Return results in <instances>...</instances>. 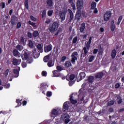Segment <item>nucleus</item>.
<instances>
[{
    "label": "nucleus",
    "instance_id": "nucleus-11",
    "mask_svg": "<svg viewBox=\"0 0 124 124\" xmlns=\"http://www.w3.org/2000/svg\"><path fill=\"white\" fill-rule=\"evenodd\" d=\"M78 57V52L75 51L72 54V62H75L76 61H77V57Z\"/></svg>",
    "mask_w": 124,
    "mask_h": 124
},
{
    "label": "nucleus",
    "instance_id": "nucleus-4",
    "mask_svg": "<svg viewBox=\"0 0 124 124\" xmlns=\"http://www.w3.org/2000/svg\"><path fill=\"white\" fill-rule=\"evenodd\" d=\"M47 83H43L40 85V91L42 92V93L45 94V92L47 90Z\"/></svg>",
    "mask_w": 124,
    "mask_h": 124
},
{
    "label": "nucleus",
    "instance_id": "nucleus-43",
    "mask_svg": "<svg viewBox=\"0 0 124 124\" xmlns=\"http://www.w3.org/2000/svg\"><path fill=\"white\" fill-rule=\"evenodd\" d=\"M56 69L57 70V71H59V72L62 71V70H63V68L62 66H57L56 67Z\"/></svg>",
    "mask_w": 124,
    "mask_h": 124
},
{
    "label": "nucleus",
    "instance_id": "nucleus-17",
    "mask_svg": "<svg viewBox=\"0 0 124 124\" xmlns=\"http://www.w3.org/2000/svg\"><path fill=\"white\" fill-rule=\"evenodd\" d=\"M89 83V84H92L93 83L94 81V77L93 76H90L88 77V78L86 79Z\"/></svg>",
    "mask_w": 124,
    "mask_h": 124
},
{
    "label": "nucleus",
    "instance_id": "nucleus-50",
    "mask_svg": "<svg viewBox=\"0 0 124 124\" xmlns=\"http://www.w3.org/2000/svg\"><path fill=\"white\" fill-rule=\"evenodd\" d=\"M27 61L28 62H33V59L31 57H29Z\"/></svg>",
    "mask_w": 124,
    "mask_h": 124
},
{
    "label": "nucleus",
    "instance_id": "nucleus-20",
    "mask_svg": "<svg viewBox=\"0 0 124 124\" xmlns=\"http://www.w3.org/2000/svg\"><path fill=\"white\" fill-rule=\"evenodd\" d=\"M68 12L70 14V19L69 21L71 22V21H72V20H73V19L74 18V15L73 14V12H72V11H71V10L69 9Z\"/></svg>",
    "mask_w": 124,
    "mask_h": 124
},
{
    "label": "nucleus",
    "instance_id": "nucleus-63",
    "mask_svg": "<svg viewBox=\"0 0 124 124\" xmlns=\"http://www.w3.org/2000/svg\"><path fill=\"white\" fill-rule=\"evenodd\" d=\"M17 29H20L21 28V22H18L16 26Z\"/></svg>",
    "mask_w": 124,
    "mask_h": 124
},
{
    "label": "nucleus",
    "instance_id": "nucleus-53",
    "mask_svg": "<svg viewBox=\"0 0 124 124\" xmlns=\"http://www.w3.org/2000/svg\"><path fill=\"white\" fill-rule=\"evenodd\" d=\"M65 60H66V57L62 56L61 59V62H65Z\"/></svg>",
    "mask_w": 124,
    "mask_h": 124
},
{
    "label": "nucleus",
    "instance_id": "nucleus-55",
    "mask_svg": "<svg viewBox=\"0 0 124 124\" xmlns=\"http://www.w3.org/2000/svg\"><path fill=\"white\" fill-rule=\"evenodd\" d=\"M30 18L32 21H36V20H37V19L35 17H34V16H30Z\"/></svg>",
    "mask_w": 124,
    "mask_h": 124
},
{
    "label": "nucleus",
    "instance_id": "nucleus-15",
    "mask_svg": "<svg viewBox=\"0 0 124 124\" xmlns=\"http://www.w3.org/2000/svg\"><path fill=\"white\" fill-rule=\"evenodd\" d=\"M68 109H69V105L67 104V102H65L63 105L62 111L63 112H65V111L68 110Z\"/></svg>",
    "mask_w": 124,
    "mask_h": 124
},
{
    "label": "nucleus",
    "instance_id": "nucleus-26",
    "mask_svg": "<svg viewBox=\"0 0 124 124\" xmlns=\"http://www.w3.org/2000/svg\"><path fill=\"white\" fill-rule=\"evenodd\" d=\"M70 101L72 104H76L77 103V100L73 99V96L72 95L70 96Z\"/></svg>",
    "mask_w": 124,
    "mask_h": 124
},
{
    "label": "nucleus",
    "instance_id": "nucleus-38",
    "mask_svg": "<svg viewBox=\"0 0 124 124\" xmlns=\"http://www.w3.org/2000/svg\"><path fill=\"white\" fill-rule=\"evenodd\" d=\"M25 6L27 9H29V0H25L24 2Z\"/></svg>",
    "mask_w": 124,
    "mask_h": 124
},
{
    "label": "nucleus",
    "instance_id": "nucleus-29",
    "mask_svg": "<svg viewBox=\"0 0 124 124\" xmlns=\"http://www.w3.org/2000/svg\"><path fill=\"white\" fill-rule=\"evenodd\" d=\"M96 65H99V63H93L91 65V66L93 69H95V68H96V67L97 66Z\"/></svg>",
    "mask_w": 124,
    "mask_h": 124
},
{
    "label": "nucleus",
    "instance_id": "nucleus-41",
    "mask_svg": "<svg viewBox=\"0 0 124 124\" xmlns=\"http://www.w3.org/2000/svg\"><path fill=\"white\" fill-rule=\"evenodd\" d=\"M16 48H17V50H18V51H22V50H23V49H24V47H23V46H20L19 45L16 46Z\"/></svg>",
    "mask_w": 124,
    "mask_h": 124
},
{
    "label": "nucleus",
    "instance_id": "nucleus-56",
    "mask_svg": "<svg viewBox=\"0 0 124 124\" xmlns=\"http://www.w3.org/2000/svg\"><path fill=\"white\" fill-rule=\"evenodd\" d=\"M46 10H44L43 11L42 14V17H45V16H46Z\"/></svg>",
    "mask_w": 124,
    "mask_h": 124
},
{
    "label": "nucleus",
    "instance_id": "nucleus-60",
    "mask_svg": "<svg viewBox=\"0 0 124 124\" xmlns=\"http://www.w3.org/2000/svg\"><path fill=\"white\" fill-rule=\"evenodd\" d=\"M115 89H119V87H121V84H120V83H116L115 85Z\"/></svg>",
    "mask_w": 124,
    "mask_h": 124
},
{
    "label": "nucleus",
    "instance_id": "nucleus-31",
    "mask_svg": "<svg viewBox=\"0 0 124 124\" xmlns=\"http://www.w3.org/2000/svg\"><path fill=\"white\" fill-rule=\"evenodd\" d=\"M114 63H112V65L110 67L111 70H112V71H113V72H116V71H117V66H113Z\"/></svg>",
    "mask_w": 124,
    "mask_h": 124
},
{
    "label": "nucleus",
    "instance_id": "nucleus-8",
    "mask_svg": "<svg viewBox=\"0 0 124 124\" xmlns=\"http://www.w3.org/2000/svg\"><path fill=\"white\" fill-rule=\"evenodd\" d=\"M66 13H67V10L60 12L59 16L61 19V22H63V21L65 20V15H66Z\"/></svg>",
    "mask_w": 124,
    "mask_h": 124
},
{
    "label": "nucleus",
    "instance_id": "nucleus-51",
    "mask_svg": "<svg viewBox=\"0 0 124 124\" xmlns=\"http://www.w3.org/2000/svg\"><path fill=\"white\" fill-rule=\"evenodd\" d=\"M54 62L47 63V66H48V67H52V66H54Z\"/></svg>",
    "mask_w": 124,
    "mask_h": 124
},
{
    "label": "nucleus",
    "instance_id": "nucleus-42",
    "mask_svg": "<svg viewBox=\"0 0 124 124\" xmlns=\"http://www.w3.org/2000/svg\"><path fill=\"white\" fill-rule=\"evenodd\" d=\"M8 73H9V69H7V70H6V71L3 73V75L5 77H7Z\"/></svg>",
    "mask_w": 124,
    "mask_h": 124
},
{
    "label": "nucleus",
    "instance_id": "nucleus-61",
    "mask_svg": "<svg viewBox=\"0 0 124 124\" xmlns=\"http://www.w3.org/2000/svg\"><path fill=\"white\" fill-rule=\"evenodd\" d=\"M10 87V84L8 83L5 85V89H9Z\"/></svg>",
    "mask_w": 124,
    "mask_h": 124
},
{
    "label": "nucleus",
    "instance_id": "nucleus-54",
    "mask_svg": "<svg viewBox=\"0 0 124 124\" xmlns=\"http://www.w3.org/2000/svg\"><path fill=\"white\" fill-rule=\"evenodd\" d=\"M0 6L1 7L2 9L4 8L5 7V3L2 2L0 3Z\"/></svg>",
    "mask_w": 124,
    "mask_h": 124
},
{
    "label": "nucleus",
    "instance_id": "nucleus-46",
    "mask_svg": "<svg viewBox=\"0 0 124 124\" xmlns=\"http://www.w3.org/2000/svg\"><path fill=\"white\" fill-rule=\"evenodd\" d=\"M70 66H71V62H65L64 67H69Z\"/></svg>",
    "mask_w": 124,
    "mask_h": 124
},
{
    "label": "nucleus",
    "instance_id": "nucleus-25",
    "mask_svg": "<svg viewBox=\"0 0 124 124\" xmlns=\"http://www.w3.org/2000/svg\"><path fill=\"white\" fill-rule=\"evenodd\" d=\"M59 114V110L56 109H53L51 111V115H53V116H57V115Z\"/></svg>",
    "mask_w": 124,
    "mask_h": 124
},
{
    "label": "nucleus",
    "instance_id": "nucleus-39",
    "mask_svg": "<svg viewBox=\"0 0 124 124\" xmlns=\"http://www.w3.org/2000/svg\"><path fill=\"white\" fill-rule=\"evenodd\" d=\"M54 12V11L51 10H49L47 12V15L48 16H49V17H51V16H52V15H53V13Z\"/></svg>",
    "mask_w": 124,
    "mask_h": 124
},
{
    "label": "nucleus",
    "instance_id": "nucleus-16",
    "mask_svg": "<svg viewBox=\"0 0 124 124\" xmlns=\"http://www.w3.org/2000/svg\"><path fill=\"white\" fill-rule=\"evenodd\" d=\"M52 73L53 77H61V76H62V74H61V73H60L59 71L56 70L53 71Z\"/></svg>",
    "mask_w": 124,
    "mask_h": 124
},
{
    "label": "nucleus",
    "instance_id": "nucleus-36",
    "mask_svg": "<svg viewBox=\"0 0 124 124\" xmlns=\"http://www.w3.org/2000/svg\"><path fill=\"white\" fill-rule=\"evenodd\" d=\"M77 41H78V37L76 36L73 38L72 42H73V44H75L77 43Z\"/></svg>",
    "mask_w": 124,
    "mask_h": 124
},
{
    "label": "nucleus",
    "instance_id": "nucleus-19",
    "mask_svg": "<svg viewBox=\"0 0 124 124\" xmlns=\"http://www.w3.org/2000/svg\"><path fill=\"white\" fill-rule=\"evenodd\" d=\"M13 55L15 57H17V58L21 57V53L17 49H14L13 50Z\"/></svg>",
    "mask_w": 124,
    "mask_h": 124
},
{
    "label": "nucleus",
    "instance_id": "nucleus-44",
    "mask_svg": "<svg viewBox=\"0 0 124 124\" xmlns=\"http://www.w3.org/2000/svg\"><path fill=\"white\" fill-rule=\"evenodd\" d=\"M29 46L30 47V48H33V43H32V41H29Z\"/></svg>",
    "mask_w": 124,
    "mask_h": 124
},
{
    "label": "nucleus",
    "instance_id": "nucleus-23",
    "mask_svg": "<svg viewBox=\"0 0 124 124\" xmlns=\"http://www.w3.org/2000/svg\"><path fill=\"white\" fill-rule=\"evenodd\" d=\"M85 29H86V24L85 23H83L81 24L80 27V32H84V31H85Z\"/></svg>",
    "mask_w": 124,
    "mask_h": 124
},
{
    "label": "nucleus",
    "instance_id": "nucleus-34",
    "mask_svg": "<svg viewBox=\"0 0 124 124\" xmlns=\"http://www.w3.org/2000/svg\"><path fill=\"white\" fill-rule=\"evenodd\" d=\"M68 77H69V80L70 81H72V80H74V79L75 78V75L71 74Z\"/></svg>",
    "mask_w": 124,
    "mask_h": 124
},
{
    "label": "nucleus",
    "instance_id": "nucleus-58",
    "mask_svg": "<svg viewBox=\"0 0 124 124\" xmlns=\"http://www.w3.org/2000/svg\"><path fill=\"white\" fill-rule=\"evenodd\" d=\"M21 65L23 68H25V67H27V63L26 62H22L21 63Z\"/></svg>",
    "mask_w": 124,
    "mask_h": 124
},
{
    "label": "nucleus",
    "instance_id": "nucleus-13",
    "mask_svg": "<svg viewBox=\"0 0 124 124\" xmlns=\"http://www.w3.org/2000/svg\"><path fill=\"white\" fill-rule=\"evenodd\" d=\"M22 60H23V61H27V60L29 59V56L28 55V53L24 50L22 51Z\"/></svg>",
    "mask_w": 124,
    "mask_h": 124
},
{
    "label": "nucleus",
    "instance_id": "nucleus-9",
    "mask_svg": "<svg viewBox=\"0 0 124 124\" xmlns=\"http://www.w3.org/2000/svg\"><path fill=\"white\" fill-rule=\"evenodd\" d=\"M86 46L83 48V51L85 55H87L88 54V52L90 50V48L91 47V44L85 42Z\"/></svg>",
    "mask_w": 124,
    "mask_h": 124
},
{
    "label": "nucleus",
    "instance_id": "nucleus-40",
    "mask_svg": "<svg viewBox=\"0 0 124 124\" xmlns=\"http://www.w3.org/2000/svg\"><path fill=\"white\" fill-rule=\"evenodd\" d=\"M114 104H115V101L111 100L108 102V106H112V105H114Z\"/></svg>",
    "mask_w": 124,
    "mask_h": 124
},
{
    "label": "nucleus",
    "instance_id": "nucleus-48",
    "mask_svg": "<svg viewBox=\"0 0 124 124\" xmlns=\"http://www.w3.org/2000/svg\"><path fill=\"white\" fill-rule=\"evenodd\" d=\"M94 59H95V56H91L89 59V62H91L94 60Z\"/></svg>",
    "mask_w": 124,
    "mask_h": 124
},
{
    "label": "nucleus",
    "instance_id": "nucleus-27",
    "mask_svg": "<svg viewBox=\"0 0 124 124\" xmlns=\"http://www.w3.org/2000/svg\"><path fill=\"white\" fill-rule=\"evenodd\" d=\"M116 55H117V51H116V49H113L111 52V58L112 59H115L116 58Z\"/></svg>",
    "mask_w": 124,
    "mask_h": 124
},
{
    "label": "nucleus",
    "instance_id": "nucleus-59",
    "mask_svg": "<svg viewBox=\"0 0 124 124\" xmlns=\"http://www.w3.org/2000/svg\"><path fill=\"white\" fill-rule=\"evenodd\" d=\"M78 96H80L81 94H82V93H83V89H80L79 91H78Z\"/></svg>",
    "mask_w": 124,
    "mask_h": 124
},
{
    "label": "nucleus",
    "instance_id": "nucleus-57",
    "mask_svg": "<svg viewBox=\"0 0 124 124\" xmlns=\"http://www.w3.org/2000/svg\"><path fill=\"white\" fill-rule=\"evenodd\" d=\"M11 24L12 25V26H14V25H15V24H16V22L15 21V19L12 18L11 19Z\"/></svg>",
    "mask_w": 124,
    "mask_h": 124
},
{
    "label": "nucleus",
    "instance_id": "nucleus-49",
    "mask_svg": "<svg viewBox=\"0 0 124 124\" xmlns=\"http://www.w3.org/2000/svg\"><path fill=\"white\" fill-rule=\"evenodd\" d=\"M42 75L44 76V77H46V76H47V72H46V71H43L42 72Z\"/></svg>",
    "mask_w": 124,
    "mask_h": 124
},
{
    "label": "nucleus",
    "instance_id": "nucleus-62",
    "mask_svg": "<svg viewBox=\"0 0 124 124\" xmlns=\"http://www.w3.org/2000/svg\"><path fill=\"white\" fill-rule=\"evenodd\" d=\"M93 13L94 14H97V13H98V10H97V8H94V9Z\"/></svg>",
    "mask_w": 124,
    "mask_h": 124
},
{
    "label": "nucleus",
    "instance_id": "nucleus-2",
    "mask_svg": "<svg viewBox=\"0 0 124 124\" xmlns=\"http://www.w3.org/2000/svg\"><path fill=\"white\" fill-rule=\"evenodd\" d=\"M58 28H59V23L57 22H54L52 26L49 28V31L51 32H54V31H56L58 30Z\"/></svg>",
    "mask_w": 124,
    "mask_h": 124
},
{
    "label": "nucleus",
    "instance_id": "nucleus-32",
    "mask_svg": "<svg viewBox=\"0 0 124 124\" xmlns=\"http://www.w3.org/2000/svg\"><path fill=\"white\" fill-rule=\"evenodd\" d=\"M33 37H37L39 35V32L37 31H34L32 33Z\"/></svg>",
    "mask_w": 124,
    "mask_h": 124
},
{
    "label": "nucleus",
    "instance_id": "nucleus-18",
    "mask_svg": "<svg viewBox=\"0 0 124 124\" xmlns=\"http://www.w3.org/2000/svg\"><path fill=\"white\" fill-rule=\"evenodd\" d=\"M52 48L53 47L52 46H45L44 47V51L45 53H48V52H50V51L52 50Z\"/></svg>",
    "mask_w": 124,
    "mask_h": 124
},
{
    "label": "nucleus",
    "instance_id": "nucleus-3",
    "mask_svg": "<svg viewBox=\"0 0 124 124\" xmlns=\"http://www.w3.org/2000/svg\"><path fill=\"white\" fill-rule=\"evenodd\" d=\"M57 61V59L56 58H50V54H48L44 58V62H55Z\"/></svg>",
    "mask_w": 124,
    "mask_h": 124
},
{
    "label": "nucleus",
    "instance_id": "nucleus-37",
    "mask_svg": "<svg viewBox=\"0 0 124 124\" xmlns=\"http://www.w3.org/2000/svg\"><path fill=\"white\" fill-rule=\"evenodd\" d=\"M21 61L20 59H16V58H14L13 62H21Z\"/></svg>",
    "mask_w": 124,
    "mask_h": 124
},
{
    "label": "nucleus",
    "instance_id": "nucleus-28",
    "mask_svg": "<svg viewBox=\"0 0 124 124\" xmlns=\"http://www.w3.org/2000/svg\"><path fill=\"white\" fill-rule=\"evenodd\" d=\"M69 2L71 4L72 7H73V10H76V6H75V4L73 3V0H69Z\"/></svg>",
    "mask_w": 124,
    "mask_h": 124
},
{
    "label": "nucleus",
    "instance_id": "nucleus-5",
    "mask_svg": "<svg viewBox=\"0 0 124 124\" xmlns=\"http://www.w3.org/2000/svg\"><path fill=\"white\" fill-rule=\"evenodd\" d=\"M61 118H62V120H63V121H64V123L66 124H68V123L69 122H70V119H69V118H70L69 115H68L67 114H62V115Z\"/></svg>",
    "mask_w": 124,
    "mask_h": 124
},
{
    "label": "nucleus",
    "instance_id": "nucleus-45",
    "mask_svg": "<svg viewBox=\"0 0 124 124\" xmlns=\"http://www.w3.org/2000/svg\"><path fill=\"white\" fill-rule=\"evenodd\" d=\"M122 20H123V16H119L118 18V22H117V25H120V24H121V22L122 21Z\"/></svg>",
    "mask_w": 124,
    "mask_h": 124
},
{
    "label": "nucleus",
    "instance_id": "nucleus-30",
    "mask_svg": "<svg viewBox=\"0 0 124 124\" xmlns=\"http://www.w3.org/2000/svg\"><path fill=\"white\" fill-rule=\"evenodd\" d=\"M46 3L48 7H49V9H50V7L53 5V2L52 1V0H47Z\"/></svg>",
    "mask_w": 124,
    "mask_h": 124
},
{
    "label": "nucleus",
    "instance_id": "nucleus-7",
    "mask_svg": "<svg viewBox=\"0 0 124 124\" xmlns=\"http://www.w3.org/2000/svg\"><path fill=\"white\" fill-rule=\"evenodd\" d=\"M84 7V1L83 0H78L77 1V7L78 10H81Z\"/></svg>",
    "mask_w": 124,
    "mask_h": 124
},
{
    "label": "nucleus",
    "instance_id": "nucleus-21",
    "mask_svg": "<svg viewBox=\"0 0 124 124\" xmlns=\"http://www.w3.org/2000/svg\"><path fill=\"white\" fill-rule=\"evenodd\" d=\"M33 57L35 59H37L39 57V52H36V48L33 50Z\"/></svg>",
    "mask_w": 124,
    "mask_h": 124
},
{
    "label": "nucleus",
    "instance_id": "nucleus-47",
    "mask_svg": "<svg viewBox=\"0 0 124 124\" xmlns=\"http://www.w3.org/2000/svg\"><path fill=\"white\" fill-rule=\"evenodd\" d=\"M81 14H79L77 13L76 16L78 20H80V18H81Z\"/></svg>",
    "mask_w": 124,
    "mask_h": 124
},
{
    "label": "nucleus",
    "instance_id": "nucleus-52",
    "mask_svg": "<svg viewBox=\"0 0 124 124\" xmlns=\"http://www.w3.org/2000/svg\"><path fill=\"white\" fill-rule=\"evenodd\" d=\"M52 96V92L48 91L46 93V96L50 97Z\"/></svg>",
    "mask_w": 124,
    "mask_h": 124
},
{
    "label": "nucleus",
    "instance_id": "nucleus-22",
    "mask_svg": "<svg viewBox=\"0 0 124 124\" xmlns=\"http://www.w3.org/2000/svg\"><path fill=\"white\" fill-rule=\"evenodd\" d=\"M37 48L39 50L40 53H42L43 52V45L38 44L37 46Z\"/></svg>",
    "mask_w": 124,
    "mask_h": 124
},
{
    "label": "nucleus",
    "instance_id": "nucleus-35",
    "mask_svg": "<svg viewBox=\"0 0 124 124\" xmlns=\"http://www.w3.org/2000/svg\"><path fill=\"white\" fill-rule=\"evenodd\" d=\"M96 7V2H93L91 4V9H94Z\"/></svg>",
    "mask_w": 124,
    "mask_h": 124
},
{
    "label": "nucleus",
    "instance_id": "nucleus-14",
    "mask_svg": "<svg viewBox=\"0 0 124 124\" xmlns=\"http://www.w3.org/2000/svg\"><path fill=\"white\" fill-rule=\"evenodd\" d=\"M110 30L111 31H115V30H116V26L115 25V20H114L111 21Z\"/></svg>",
    "mask_w": 124,
    "mask_h": 124
},
{
    "label": "nucleus",
    "instance_id": "nucleus-24",
    "mask_svg": "<svg viewBox=\"0 0 124 124\" xmlns=\"http://www.w3.org/2000/svg\"><path fill=\"white\" fill-rule=\"evenodd\" d=\"M80 101L81 103H84L86 104L87 102H88V98L85 97V96H82L81 99H80Z\"/></svg>",
    "mask_w": 124,
    "mask_h": 124
},
{
    "label": "nucleus",
    "instance_id": "nucleus-64",
    "mask_svg": "<svg viewBox=\"0 0 124 124\" xmlns=\"http://www.w3.org/2000/svg\"><path fill=\"white\" fill-rule=\"evenodd\" d=\"M74 84V82L73 81H70L69 82V85L71 87V86H73V84Z\"/></svg>",
    "mask_w": 124,
    "mask_h": 124
},
{
    "label": "nucleus",
    "instance_id": "nucleus-10",
    "mask_svg": "<svg viewBox=\"0 0 124 124\" xmlns=\"http://www.w3.org/2000/svg\"><path fill=\"white\" fill-rule=\"evenodd\" d=\"M111 18V12L110 11H107L104 14V18L106 22L109 21V19Z\"/></svg>",
    "mask_w": 124,
    "mask_h": 124
},
{
    "label": "nucleus",
    "instance_id": "nucleus-1",
    "mask_svg": "<svg viewBox=\"0 0 124 124\" xmlns=\"http://www.w3.org/2000/svg\"><path fill=\"white\" fill-rule=\"evenodd\" d=\"M104 75H107V72L105 70H103L101 72H98L95 74V78L96 79H102Z\"/></svg>",
    "mask_w": 124,
    "mask_h": 124
},
{
    "label": "nucleus",
    "instance_id": "nucleus-12",
    "mask_svg": "<svg viewBox=\"0 0 124 124\" xmlns=\"http://www.w3.org/2000/svg\"><path fill=\"white\" fill-rule=\"evenodd\" d=\"M86 77V73L84 72H81L79 74L78 78L77 79V82H80L81 80H83Z\"/></svg>",
    "mask_w": 124,
    "mask_h": 124
},
{
    "label": "nucleus",
    "instance_id": "nucleus-33",
    "mask_svg": "<svg viewBox=\"0 0 124 124\" xmlns=\"http://www.w3.org/2000/svg\"><path fill=\"white\" fill-rule=\"evenodd\" d=\"M22 100H19V99H16V102L17 103V106H16V108L19 107V106H21L22 105Z\"/></svg>",
    "mask_w": 124,
    "mask_h": 124
},
{
    "label": "nucleus",
    "instance_id": "nucleus-6",
    "mask_svg": "<svg viewBox=\"0 0 124 124\" xmlns=\"http://www.w3.org/2000/svg\"><path fill=\"white\" fill-rule=\"evenodd\" d=\"M20 70H21L20 67H17V68L14 69L13 70L14 75H13V78H17L19 77V73L20 72Z\"/></svg>",
    "mask_w": 124,
    "mask_h": 124
}]
</instances>
